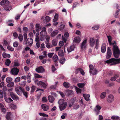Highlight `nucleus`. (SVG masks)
I'll return each mask as SVG.
<instances>
[{
	"label": "nucleus",
	"instance_id": "1",
	"mask_svg": "<svg viewBox=\"0 0 120 120\" xmlns=\"http://www.w3.org/2000/svg\"><path fill=\"white\" fill-rule=\"evenodd\" d=\"M15 90L17 94L19 95H21L22 93H23V95L27 98L28 97V93L25 91L24 89L20 87H19L18 88L15 89Z\"/></svg>",
	"mask_w": 120,
	"mask_h": 120
},
{
	"label": "nucleus",
	"instance_id": "2",
	"mask_svg": "<svg viewBox=\"0 0 120 120\" xmlns=\"http://www.w3.org/2000/svg\"><path fill=\"white\" fill-rule=\"evenodd\" d=\"M113 54L114 57L118 58L119 57L120 54V51L117 45L113 46Z\"/></svg>",
	"mask_w": 120,
	"mask_h": 120
},
{
	"label": "nucleus",
	"instance_id": "3",
	"mask_svg": "<svg viewBox=\"0 0 120 120\" xmlns=\"http://www.w3.org/2000/svg\"><path fill=\"white\" fill-rule=\"evenodd\" d=\"M35 83H37V85L39 86H40L43 88L45 89L46 88L47 86L48 85L47 83H45L41 81H40L38 82V80H36L35 81Z\"/></svg>",
	"mask_w": 120,
	"mask_h": 120
},
{
	"label": "nucleus",
	"instance_id": "4",
	"mask_svg": "<svg viewBox=\"0 0 120 120\" xmlns=\"http://www.w3.org/2000/svg\"><path fill=\"white\" fill-rule=\"evenodd\" d=\"M19 71V69L17 68H13L11 69L10 72L12 75H16L18 74Z\"/></svg>",
	"mask_w": 120,
	"mask_h": 120
},
{
	"label": "nucleus",
	"instance_id": "5",
	"mask_svg": "<svg viewBox=\"0 0 120 120\" xmlns=\"http://www.w3.org/2000/svg\"><path fill=\"white\" fill-rule=\"evenodd\" d=\"M105 62L106 63L108 64L111 63L110 65H113L116 64V59L114 58H112L106 61Z\"/></svg>",
	"mask_w": 120,
	"mask_h": 120
},
{
	"label": "nucleus",
	"instance_id": "6",
	"mask_svg": "<svg viewBox=\"0 0 120 120\" xmlns=\"http://www.w3.org/2000/svg\"><path fill=\"white\" fill-rule=\"evenodd\" d=\"M35 71L38 73H41L44 72L45 70L43 67L40 66L37 68L35 69Z\"/></svg>",
	"mask_w": 120,
	"mask_h": 120
},
{
	"label": "nucleus",
	"instance_id": "7",
	"mask_svg": "<svg viewBox=\"0 0 120 120\" xmlns=\"http://www.w3.org/2000/svg\"><path fill=\"white\" fill-rule=\"evenodd\" d=\"M112 55V52L109 47H108L107 49V52L106 56V58L107 59H109L111 57Z\"/></svg>",
	"mask_w": 120,
	"mask_h": 120
},
{
	"label": "nucleus",
	"instance_id": "8",
	"mask_svg": "<svg viewBox=\"0 0 120 120\" xmlns=\"http://www.w3.org/2000/svg\"><path fill=\"white\" fill-rule=\"evenodd\" d=\"M36 31L37 32L36 35H38L39 34V30L41 29V27L40 25L38 24H37L35 26Z\"/></svg>",
	"mask_w": 120,
	"mask_h": 120
},
{
	"label": "nucleus",
	"instance_id": "9",
	"mask_svg": "<svg viewBox=\"0 0 120 120\" xmlns=\"http://www.w3.org/2000/svg\"><path fill=\"white\" fill-rule=\"evenodd\" d=\"M87 40L85 39L82 42L81 45V49H82L83 48L85 49L86 46L87 44H86Z\"/></svg>",
	"mask_w": 120,
	"mask_h": 120
},
{
	"label": "nucleus",
	"instance_id": "10",
	"mask_svg": "<svg viewBox=\"0 0 120 120\" xmlns=\"http://www.w3.org/2000/svg\"><path fill=\"white\" fill-rule=\"evenodd\" d=\"M67 105V103L66 102L65 104H59V107L60 110L61 111L64 110L66 107Z\"/></svg>",
	"mask_w": 120,
	"mask_h": 120
},
{
	"label": "nucleus",
	"instance_id": "11",
	"mask_svg": "<svg viewBox=\"0 0 120 120\" xmlns=\"http://www.w3.org/2000/svg\"><path fill=\"white\" fill-rule=\"evenodd\" d=\"M33 42V39L31 38H28L26 40V43L27 45L31 46L32 45Z\"/></svg>",
	"mask_w": 120,
	"mask_h": 120
},
{
	"label": "nucleus",
	"instance_id": "12",
	"mask_svg": "<svg viewBox=\"0 0 120 120\" xmlns=\"http://www.w3.org/2000/svg\"><path fill=\"white\" fill-rule=\"evenodd\" d=\"M95 43V39L94 38H90L89 43L91 47H93Z\"/></svg>",
	"mask_w": 120,
	"mask_h": 120
},
{
	"label": "nucleus",
	"instance_id": "13",
	"mask_svg": "<svg viewBox=\"0 0 120 120\" xmlns=\"http://www.w3.org/2000/svg\"><path fill=\"white\" fill-rule=\"evenodd\" d=\"M114 99V98L112 94H109V95L107 99L109 103H111L112 101Z\"/></svg>",
	"mask_w": 120,
	"mask_h": 120
},
{
	"label": "nucleus",
	"instance_id": "14",
	"mask_svg": "<svg viewBox=\"0 0 120 120\" xmlns=\"http://www.w3.org/2000/svg\"><path fill=\"white\" fill-rule=\"evenodd\" d=\"M10 95L11 98L14 100L17 101L19 99V98L15 95L13 92H10Z\"/></svg>",
	"mask_w": 120,
	"mask_h": 120
},
{
	"label": "nucleus",
	"instance_id": "15",
	"mask_svg": "<svg viewBox=\"0 0 120 120\" xmlns=\"http://www.w3.org/2000/svg\"><path fill=\"white\" fill-rule=\"evenodd\" d=\"M106 46L105 44L103 43L102 45L101 48V51L102 53H105L106 51Z\"/></svg>",
	"mask_w": 120,
	"mask_h": 120
},
{
	"label": "nucleus",
	"instance_id": "16",
	"mask_svg": "<svg viewBox=\"0 0 120 120\" xmlns=\"http://www.w3.org/2000/svg\"><path fill=\"white\" fill-rule=\"evenodd\" d=\"M9 1L8 0H3L0 2V5L2 6L9 4Z\"/></svg>",
	"mask_w": 120,
	"mask_h": 120
},
{
	"label": "nucleus",
	"instance_id": "17",
	"mask_svg": "<svg viewBox=\"0 0 120 120\" xmlns=\"http://www.w3.org/2000/svg\"><path fill=\"white\" fill-rule=\"evenodd\" d=\"M41 107L43 110L45 111H47L49 109V106L45 104H42Z\"/></svg>",
	"mask_w": 120,
	"mask_h": 120
},
{
	"label": "nucleus",
	"instance_id": "18",
	"mask_svg": "<svg viewBox=\"0 0 120 120\" xmlns=\"http://www.w3.org/2000/svg\"><path fill=\"white\" fill-rule=\"evenodd\" d=\"M4 9L7 11H9L11 9V7L9 4H7L4 7Z\"/></svg>",
	"mask_w": 120,
	"mask_h": 120
},
{
	"label": "nucleus",
	"instance_id": "19",
	"mask_svg": "<svg viewBox=\"0 0 120 120\" xmlns=\"http://www.w3.org/2000/svg\"><path fill=\"white\" fill-rule=\"evenodd\" d=\"M66 94L68 96L72 95L73 94V92L71 90H67L65 91Z\"/></svg>",
	"mask_w": 120,
	"mask_h": 120
},
{
	"label": "nucleus",
	"instance_id": "20",
	"mask_svg": "<svg viewBox=\"0 0 120 120\" xmlns=\"http://www.w3.org/2000/svg\"><path fill=\"white\" fill-rule=\"evenodd\" d=\"M75 48V46L74 45H72L69 48H68L67 50L68 52H71L72 51L74 50V49Z\"/></svg>",
	"mask_w": 120,
	"mask_h": 120
},
{
	"label": "nucleus",
	"instance_id": "21",
	"mask_svg": "<svg viewBox=\"0 0 120 120\" xmlns=\"http://www.w3.org/2000/svg\"><path fill=\"white\" fill-rule=\"evenodd\" d=\"M76 71L77 73H78L79 72H80V73L82 75H84L85 74V72L84 71L82 68H78L77 69Z\"/></svg>",
	"mask_w": 120,
	"mask_h": 120
},
{
	"label": "nucleus",
	"instance_id": "22",
	"mask_svg": "<svg viewBox=\"0 0 120 120\" xmlns=\"http://www.w3.org/2000/svg\"><path fill=\"white\" fill-rule=\"evenodd\" d=\"M58 31L57 30L53 31L51 34V36L54 37L58 33Z\"/></svg>",
	"mask_w": 120,
	"mask_h": 120
},
{
	"label": "nucleus",
	"instance_id": "23",
	"mask_svg": "<svg viewBox=\"0 0 120 120\" xmlns=\"http://www.w3.org/2000/svg\"><path fill=\"white\" fill-rule=\"evenodd\" d=\"M49 101L51 103H52L54 100V98L52 96H49L48 97Z\"/></svg>",
	"mask_w": 120,
	"mask_h": 120
},
{
	"label": "nucleus",
	"instance_id": "24",
	"mask_svg": "<svg viewBox=\"0 0 120 120\" xmlns=\"http://www.w3.org/2000/svg\"><path fill=\"white\" fill-rule=\"evenodd\" d=\"M7 87L5 86H3V90L4 92V97L6 96V91H7Z\"/></svg>",
	"mask_w": 120,
	"mask_h": 120
},
{
	"label": "nucleus",
	"instance_id": "25",
	"mask_svg": "<svg viewBox=\"0 0 120 120\" xmlns=\"http://www.w3.org/2000/svg\"><path fill=\"white\" fill-rule=\"evenodd\" d=\"M42 30L41 32L40 33V34L41 35H42L41 33L44 32V34H42L43 36H45V35H46V28L45 27H43L42 28Z\"/></svg>",
	"mask_w": 120,
	"mask_h": 120
},
{
	"label": "nucleus",
	"instance_id": "26",
	"mask_svg": "<svg viewBox=\"0 0 120 120\" xmlns=\"http://www.w3.org/2000/svg\"><path fill=\"white\" fill-rule=\"evenodd\" d=\"M58 55L59 56H62L64 55V54L63 50H60L59 51L58 53Z\"/></svg>",
	"mask_w": 120,
	"mask_h": 120
},
{
	"label": "nucleus",
	"instance_id": "27",
	"mask_svg": "<svg viewBox=\"0 0 120 120\" xmlns=\"http://www.w3.org/2000/svg\"><path fill=\"white\" fill-rule=\"evenodd\" d=\"M2 56L4 58L6 57L10 58L11 56L10 55L8 54H7L6 53L4 52H3L2 54Z\"/></svg>",
	"mask_w": 120,
	"mask_h": 120
},
{
	"label": "nucleus",
	"instance_id": "28",
	"mask_svg": "<svg viewBox=\"0 0 120 120\" xmlns=\"http://www.w3.org/2000/svg\"><path fill=\"white\" fill-rule=\"evenodd\" d=\"M31 76V75L30 73H29L28 74L26 78L27 79H29L28 80L27 82L29 83H30L31 82V81L30 80Z\"/></svg>",
	"mask_w": 120,
	"mask_h": 120
},
{
	"label": "nucleus",
	"instance_id": "29",
	"mask_svg": "<svg viewBox=\"0 0 120 120\" xmlns=\"http://www.w3.org/2000/svg\"><path fill=\"white\" fill-rule=\"evenodd\" d=\"M80 40L79 38V37H76L74 39L73 42H74L79 43L80 42Z\"/></svg>",
	"mask_w": 120,
	"mask_h": 120
},
{
	"label": "nucleus",
	"instance_id": "30",
	"mask_svg": "<svg viewBox=\"0 0 120 120\" xmlns=\"http://www.w3.org/2000/svg\"><path fill=\"white\" fill-rule=\"evenodd\" d=\"M11 62V61L9 59H7L5 60V64L6 65L9 66Z\"/></svg>",
	"mask_w": 120,
	"mask_h": 120
},
{
	"label": "nucleus",
	"instance_id": "31",
	"mask_svg": "<svg viewBox=\"0 0 120 120\" xmlns=\"http://www.w3.org/2000/svg\"><path fill=\"white\" fill-rule=\"evenodd\" d=\"M63 86L66 88H68L70 86L69 83L67 82H64L63 84Z\"/></svg>",
	"mask_w": 120,
	"mask_h": 120
},
{
	"label": "nucleus",
	"instance_id": "32",
	"mask_svg": "<svg viewBox=\"0 0 120 120\" xmlns=\"http://www.w3.org/2000/svg\"><path fill=\"white\" fill-rule=\"evenodd\" d=\"M58 14L57 13L54 16V19H53V21L54 22H56V21L58 19Z\"/></svg>",
	"mask_w": 120,
	"mask_h": 120
},
{
	"label": "nucleus",
	"instance_id": "33",
	"mask_svg": "<svg viewBox=\"0 0 120 120\" xmlns=\"http://www.w3.org/2000/svg\"><path fill=\"white\" fill-rule=\"evenodd\" d=\"M57 41L55 39H54L52 40V44L54 46H56L57 44Z\"/></svg>",
	"mask_w": 120,
	"mask_h": 120
},
{
	"label": "nucleus",
	"instance_id": "34",
	"mask_svg": "<svg viewBox=\"0 0 120 120\" xmlns=\"http://www.w3.org/2000/svg\"><path fill=\"white\" fill-rule=\"evenodd\" d=\"M10 112H8L7 114V115L6 116V119L7 120H10Z\"/></svg>",
	"mask_w": 120,
	"mask_h": 120
},
{
	"label": "nucleus",
	"instance_id": "35",
	"mask_svg": "<svg viewBox=\"0 0 120 120\" xmlns=\"http://www.w3.org/2000/svg\"><path fill=\"white\" fill-rule=\"evenodd\" d=\"M107 38L108 39V41L110 45H113L114 44L112 42H111L112 38L111 36H107Z\"/></svg>",
	"mask_w": 120,
	"mask_h": 120
},
{
	"label": "nucleus",
	"instance_id": "36",
	"mask_svg": "<svg viewBox=\"0 0 120 120\" xmlns=\"http://www.w3.org/2000/svg\"><path fill=\"white\" fill-rule=\"evenodd\" d=\"M65 61V58L64 57H62L60 60V62L61 64H64Z\"/></svg>",
	"mask_w": 120,
	"mask_h": 120
},
{
	"label": "nucleus",
	"instance_id": "37",
	"mask_svg": "<svg viewBox=\"0 0 120 120\" xmlns=\"http://www.w3.org/2000/svg\"><path fill=\"white\" fill-rule=\"evenodd\" d=\"M12 80V78L10 77H8L6 79V82L7 83H9L11 82Z\"/></svg>",
	"mask_w": 120,
	"mask_h": 120
},
{
	"label": "nucleus",
	"instance_id": "38",
	"mask_svg": "<svg viewBox=\"0 0 120 120\" xmlns=\"http://www.w3.org/2000/svg\"><path fill=\"white\" fill-rule=\"evenodd\" d=\"M97 70L96 69H94L93 72L91 71H89L90 73H91L94 75L96 74L97 73Z\"/></svg>",
	"mask_w": 120,
	"mask_h": 120
},
{
	"label": "nucleus",
	"instance_id": "39",
	"mask_svg": "<svg viewBox=\"0 0 120 120\" xmlns=\"http://www.w3.org/2000/svg\"><path fill=\"white\" fill-rule=\"evenodd\" d=\"M85 85V84L84 83H78L77 84V86L80 88H81L83 87Z\"/></svg>",
	"mask_w": 120,
	"mask_h": 120
},
{
	"label": "nucleus",
	"instance_id": "40",
	"mask_svg": "<svg viewBox=\"0 0 120 120\" xmlns=\"http://www.w3.org/2000/svg\"><path fill=\"white\" fill-rule=\"evenodd\" d=\"M106 94L105 92L102 93L101 95V98L102 99L104 98L106 96Z\"/></svg>",
	"mask_w": 120,
	"mask_h": 120
},
{
	"label": "nucleus",
	"instance_id": "41",
	"mask_svg": "<svg viewBox=\"0 0 120 120\" xmlns=\"http://www.w3.org/2000/svg\"><path fill=\"white\" fill-rule=\"evenodd\" d=\"M66 102H64V100L63 99H60L58 101V103L59 104H65Z\"/></svg>",
	"mask_w": 120,
	"mask_h": 120
},
{
	"label": "nucleus",
	"instance_id": "42",
	"mask_svg": "<svg viewBox=\"0 0 120 120\" xmlns=\"http://www.w3.org/2000/svg\"><path fill=\"white\" fill-rule=\"evenodd\" d=\"M99 39H96V42L95 48L98 49V48L99 46Z\"/></svg>",
	"mask_w": 120,
	"mask_h": 120
},
{
	"label": "nucleus",
	"instance_id": "43",
	"mask_svg": "<svg viewBox=\"0 0 120 120\" xmlns=\"http://www.w3.org/2000/svg\"><path fill=\"white\" fill-rule=\"evenodd\" d=\"M7 85L8 87H11L14 86V83L13 82H9Z\"/></svg>",
	"mask_w": 120,
	"mask_h": 120
},
{
	"label": "nucleus",
	"instance_id": "44",
	"mask_svg": "<svg viewBox=\"0 0 120 120\" xmlns=\"http://www.w3.org/2000/svg\"><path fill=\"white\" fill-rule=\"evenodd\" d=\"M14 67L19 66V63L18 62L17 60H15L14 62Z\"/></svg>",
	"mask_w": 120,
	"mask_h": 120
},
{
	"label": "nucleus",
	"instance_id": "45",
	"mask_svg": "<svg viewBox=\"0 0 120 120\" xmlns=\"http://www.w3.org/2000/svg\"><path fill=\"white\" fill-rule=\"evenodd\" d=\"M18 38L19 41H22L23 39V37L22 35L21 34H19L18 37Z\"/></svg>",
	"mask_w": 120,
	"mask_h": 120
},
{
	"label": "nucleus",
	"instance_id": "46",
	"mask_svg": "<svg viewBox=\"0 0 120 120\" xmlns=\"http://www.w3.org/2000/svg\"><path fill=\"white\" fill-rule=\"evenodd\" d=\"M7 49H8L9 51H13L14 50V48H12L9 45H8L7 47Z\"/></svg>",
	"mask_w": 120,
	"mask_h": 120
},
{
	"label": "nucleus",
	"instance_id": "47",
	"mask_svg": "<svg viewBox=\"0 0 120 120\" xmlns=\"http://www.w3.org/2000/svg\"><path fill=\"white\" fill-rule=\"evenodd\" d=\"M19 45V42L17 41H16L13 43V46L14 47H17Z\"/></svg>",
	"mask_w": 120,
	"mask_h": 120
},
{
	"label": "nucleus",
	"instance_id": "48",
	"mask_svg": "<svg viewBox=\"0 0 120 120\" xmlns=\"http://www.w3.org/2000/svg\"><path fill=\"white\" fill-rule=\"evenodd\" d=\"M45 19L46 22H49L50 20V18L48 16H46L45 18Z\"/></svg>",
	"mask_w": 120,
	"mask_h": 120
},
{
	"label": "nucleus",
	"instance_id": "49",
	"mask_svg": "<svg viewBox=\"0 0 120 120\" xmlns=\"http://www.w3.org/2000/svg\"><path fill=\"white\" fill-rule=\"evenodd\" d=\"M120 9H118L116 11L115 14L114 15V16L115 18H117L118 17V15L119 14L118 13L120 12Z\"/></svg>",
	"mask_w": 120,
	"mask_h": 120
},
{
	"label": "nucleus",
	"instance_id": "50",
	"mask_svg": "<svg viewBox=\"0 0 120 120\" xmlns=\"http://www.w3.org/2000/svg\"><path fill=\"white\" fill-rule=\"evenodd\" d=\"M36 88V87L34 86V85H32L31 87V92H33L35 90Z\"/></svg>",
	"mask_w": 120,
	"mask_h": 120
},
{
	"label": "nucleus",
	"instance_id": "51",
	"mask_svg": "<svg viewBox=\"0 0 120 120\" xmlns=\"http://www.w3.org/2000/svg\"><path fill=\"white\" fill-rule=\"evenodd\" d=\"M67 115L66 113H63V115L61 116V118L62 119H64L65 118V117L67 116Z\"/></svg>",
	"mask_w": 120,
	"mask_h": 120
},
{
	"label": "nucleus",
	"instance_id": "52",
	"mask_svg": "<svg viewBox=\"0 0 120 120\" xmlns=\"http://www.w3.org/2000/svg\"><path fill=\"white\" fill-rule=\"evenodd\" d=\"M79 4L77 2H75L74 3L72 6V9H73L74 8H76L77 5H79Z\"/></svg>",
	"mask_w": 120,
	"mask_h": 120
},
{
	"label": "nucleus",
	"instance_id": "53",
	"mask_svg": "<svg viewBox=\"0 0 120 120\" xmlns=\"http://www.w3.org/2000/svg\"><path fill=\"white\" fill-rule=\"evenodd\" d=\"M99 26L98 25H96L92 28L93 30H97L99 29Z\"/></svg>",
	"mask_w": 120,
	"mask_h": 120
},
{
	"label": "nucleus",
	"instance_id": "54",
	"mask_svg": "<svg viewBox=\"0 0 120 120\" xmlns=\"http://www.w3.org/2000/svg\"><path fill=\"white\" fill-rule=\"evenodd\" d=\"M119 117L118 116H112L111 118L113 120H118L119 119Z\"/></svg>",
	"mask_w": 120,
	"mask_h": 120
},
{
	"label": "nucleus",
	"instance_id": "55",
	"mask_svg": "<svg viewBox=\"0 0 120 120\" xmlns=\"http://www.w3.org/2000/svg\"><path fill=\"white\" fill-rule=\"evenodd\" d=\"M28 30V28L26 27H24L23 28V31L24 33H26Z\"/></svg>",
	"mask_w": 120,
	"mask_h": 120
},
{
	"label": "nucleus",
	"instance_id": "56",
	"mask_svg": "<svg viewBox=\"0 0 120 120\" xmlns=\"http://www.w3.org/2000/svg\"><path fill=\"white\" fill-rule=\"evenodd\" d=\"M20 77H18L15 78V82H18L20 81Z\"/></svg>",
	"mask_w": 120,
	"mask_h": 120
},
{
	"label": "nucleus",
	"instance_id": "57",
	"mask_svg": "<svg viewBox=\"0 0 120 120\" xmlns=\"http://www.w3.org/2000/svg\"><path fill=\"white\" fill-rule=\"evenodd\" d=\"M4 95V92H3L2 91L0 90V98H2Z\"/></svg>",
	"mask_w": 120,
	"mask_h": 120
},
{
	"label": "nucleus",
	"instance_id": "58",
	"mask_svg": "<svg viewBox=\"0 0 120 120\" xmlns=\"http://www.w3.org/2000/svg\"><path fill=\"white\" fill-rule=\"evenodd\" d=\"M39 115L43 117H47L48 116L44 113H39Z\"/></svg>",
	"mask_w": 120,
	"mask_h": 120
},
{
	"label": "nucleus",
	"instance_id": "59",
	"mask_svg": "<svg viewBox=\"0 0 120 120\" xmlns=\"http://www.w3.org/2000/svg\"><path fill=\"white\" fill-rule=\"evenodd\" d=\"M65 26L63 24L61 25L60 26V30H63Z\"/></svg>",
	"mask_w": 120,
	"mask_h": 120
},
{
	"label": "nucleus",
	"instance_id": "60",
	"mask_svg": "<svg viewBox=\"0 0 120 120\" xmlns=\"http://www.w3.org/2000/svg\"><path fill=\"white\" fill-rule=\"evenodd\" d=\"M95 107L98 111H99L101 108V107L98 105H97Z\"/></svg>",
	"mask_w": 120,
	"mask_h": 120
},
{
	"label": "nucleus",
	"instance_id": "61",
	"mask_svg": "<svg viewBox=\"0 0 120 120\" xmlns=\"http://www.w3.org/2000/svg\"><path fill=\"white\" fill-rule=\"evenodd\" d=\"M90 71H92L94 69V67L93 66L91 65H89Z\"/></svg>",
	"mask_w": 120,
	"mask_h": 120
},
{
	"label": "nucleus",
	"instance_id": "62",
	"mask_svg": "<svg viewBox=\"0 0 120 120\" xmlns=\"http://www.w3.org/2000/svg\"><path fill=\"white\" fill-rule=\"evenodd\" d=\"M59 44V46L61 47L64 45V42L62 41H60Z\"/></svg>",
	"mask_w": 120,
	"mask_h": 120
},
{
	"label": "nucleus",
	"instance_id": "63",
	"mask_svg": "<svg viewBox=\"0 0 120 120\" xmlns=\"http://www.w3.org/2000/svg\"><path fill=\"white\" fill-rule=\"evenodd\" d=\"M4 44L5 46H6L8 44V43L6 40L4 39L3 41Z\"/></svg>",
	"mask_w": 120,
	"mask_h": 120
},
{
	"label": "nucleus",
	"instance_id": "64",
	"mask_svg": "<svg viewBox=\"0 0 120 120\" xmlns=\"http://www.w3.org/2000/svg\"><path fill=\"white\" fill-rule=\"evenodd\" d=\"M38 35H36V36L35 38V41L37 42H39L40 41L39 38L38 37Z\"/></svg>",
	"mask_w": 120,
	"mask_h": 120
}]
</instances>
